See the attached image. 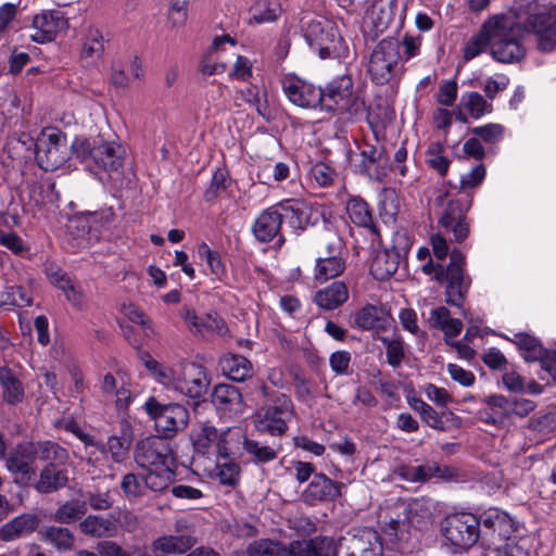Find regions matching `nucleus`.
<instances>
[{"label": "nucleus", "mask_w": 556, "mask_h": 556, "mask_svg": "<svg viewBox=\"0 0 556 556\" xmlns=\"http://www.w3.org/2000/svg\"><path fill=\"white\" fill-rule=\"evenodd\" d=\"M523 33H527L525 23L506 14L494 15L466 42L464 59L470 61L489 48L492 58L500 63L519 62L526 54L521 43Z\"/></svg>", "instance_id": "nucleus-1"}, {"label": "nucleus", "mask_w": 556, "mask_h": 556, "mask_svg": "<svg viewBox=\"0 0 556 556\" xmlns=\"http://www.w3.org/2000/svg\"><path fill=\"white\" fill-rule=\"evenodd\" d=\"M485 175V166L479 163L460 176L459 188L440 191L434 200L435 205L443 207L440 226L451 232L456 242H463L469 235L467 213L472 205L473 190L483 182Z\"/></svg>", "instance_id": "nucleus-2"}, {"label": "nucleus", "mask_w": 556, "mask_h": 556, "mask_svg": "<svg viewBox=\"0 0 556 556\" xmlns=\"http://www.w3.org/2000/svg\"><path fill=\"white\" fill-rule=\"evenodd\" d=\"M535 407V402L529 399L492 394L481 401L477 418L483 424L503 428L516 419L526 418Z\"/></svg>", "instance_id": "nucleus-3"}, {"label": "nucleus", "mask_w": 556, "mask_h": 556, "mask_svg": "<svg viewBox=\"0 0 556 556\" xmlns=\"http://www.w3.org/2000/svg\"><path fill=\"white\" fill-rule=\"evenodd\" d=\"M441 532L453 553L467 552L480 536V521L471 513L450 514L441 521Z\"/></svg>", "instance_id": "nucleus-4"}, {"label": "nucleus", "mask_w": 556, "mask_h": 556, "mask_svg": "<svg viewBox=\"0 0 556 556\" xmlns=\"http://www.w3.org/2000/svg\"><path fill=\"white\" fill-rule=\"evenodd\" d=\"M400 42L394 37H388L378 42L368 56L367 73L376 85L390 83L397 74Z\"/></svg>", "instance_id": "nucleus-5"}, {"label": "nucleus", "mask_w": 556, "mask_h": 556, "mask_svg": "<svg viewBox=\"0 0 556 556\" xmlns=\"http://www.w3.org/2000/svg\"><path fill=\"white\" fill-rule=\"evenodd\" d=\"M35 149L36 161L46 172L60 168L70 159L66 136L58 128L42 129L37 137Z\"/></svg>", "instance_id": "nucleus-6"}, {"label": "nucleus", "mask_w": 556, "mask_h": 556, "mask_svg": "<svg viewBox=\"0 0 556 556\" xmlns=\"http://www.w3.org/2000/svg\"><path fill=\"white\" fill-rule=\"evenodd\" d=\"M144 408L163 439L173 438L188 426L189 412L181 404H162L151 396L144 403Z\"/></svg>", "instance_id": "nucleus-7"}, {"label": "nucleus", "mask_w": 556, "mask_h": 556, "mask_svg": "<svg viewBox=\"0 0 556 556\" xmlns=\"http://www.w3.org/2000/svg\"><path fill=\"white\" fill-rule=\"evenodd\" d=\"M304 37L321 59L339 53L342 38L338 27L330 20L324 17L311 20L305 26Z\"/></svg>", "instance_id": "nucleus-8"}, {"label": "nucleus", "mask_w": 556, "mask_h": 556, "mask_svg": "<svg viewBox=\"0 0 556 556\" xmlns=\"http://www.w3.org/2000/svg\"><path fill=\"white\" fill-rule=\"evenodd\" d=\"M466 257L454 249L450 253V264L446 266L443 282H446L445 302L462 307L471 285V278L466 273Z\"/></svg>", "instance_id": "nucleus-9"}, {"label": "nucleus", "mask_w": 556, "mask_h": 556, "mask_svg": "<svg viewBox=\"0 0 556 556\" xmlns=\"http://www.w3.org/2000/svg\"><path fill=\"white\" fill-rule=\"evenodd\" d=\"M293 415L292 401L285 394L276 396L271 405L262 407L256 414V428L270 434H282Z\"/></svg>", "instance_id": "nucleus-10"}, {"label": "nucleus", "mask_w": 556, "mask_h": 556, "mask_svg": "<svg viewBox=\"0 0 556 556\" xmlns=\"http://www.w3.org/2000/svg\"><path fill=\"white\" fill-rule=\"evenodd\" d=\"M29 21L30 25L21 28L22 37H28L38 43L52 41L59 31L67 27V21L58 11L42 12Z\"/></svg>", "instance_id": "nucleus-11"}, {"label": "nucleus", "mask_w": 556, "mask_h": 556, "mask_svg": "<svg viewBox=\"0 0 556 556\" xmlns=\"http://www.w3.org/2000/svg\"><path fill=\"white\" fill-rule=\"evenodd\" d=\"M173 453L169 444L163 438L150 437L138 442L135 450V460L143 469L169 466Z\"/></svg>", "instance_id": "nucleus-12"}, {"label": "nucleus", "mask_w": 556, "mask_h": 556, "mask_svg": "<svg viewBox=\"0 0 556 556\" xmlns=\"http://www.w3.org/2000/svg\"><path fill=\"white\" fill-rule=\"evenodd\" d=\"M210 386V379L205 372V369L193 362L184 364L178 369V376L176 379L175 392L190 397L200 399L202 397Z\"/></svg>", "instance_id": "nucleus-13"}, {"label": "nucleus", "mask_w": 556, "mask_h": 556, "mask_svg": "<svg viewBox=\"0 0 556 556\" xmlns=\"http://www.w3.org/2000/svg\"><path fill=\"white\" fill-rule=\"evenodd\" d=\"M525 30L536 36L540 50L552 51L556 47V9L530 14Z\"/></svg>", "instance_id": "nucleus-14"}, {"label": "nucleus", "mask_w": 556, "mask_h": 556, "mask_svg": "<svg viewBox=\"0 0 556 556\" xmlns=\"http://www.w3.org/2000/svg\"><path fill=\"white\" fill-rule=\"evenodd\" d=\"M178 314L188 330L195 337L210 338L214 334L222 336L226 332V326L223 319L212 314L199 316L195 309L190 305L184 304Z\"/></svg>", "instance_id": "nucleus-15"}, {"label": "nucleus", "mask_w": 556, "mask_h": 556, "mask_svg": "<svg viewBox=\"0 0 556 556\" xmlns=\"http://www.w3.org/2000/svg\"><path fill=\"white\" fill-rule=\"evenodd\" d=\"M279 215L292 229L304 230L317 220V212L301 199H287L276 203Z\"/></svg>", "instance_id": "nucleus-16"}, {"label": "nucleus", "mask_w": 556, "mask_h": 556, "mask_svg": "<svg viewBox=\"0 0 556 556\" xmlns=\"http://www.w3.org/2000/svg\"><path fill=\"white\" fill-rule=\"evenodd\" d=\"M282 89L288 99L298 106H320L323 90L300 77L286 76L282 79Z\"/></svg>", "instance_id": "nucleus-17"}, {"label": "nucleus", "mask_w": 556, "mask_h": 556, "mask_svg": "<svg viewBox=\"0 0 556 556\" xmlns=\"http://www.w3.org/2000/svg\"><path fill=\"white\" fill-rule=\"evenodd\" d=\"M35 442L16 445L5 460L7 469L20 477L21 481L28 482L35 476V460L37 459Z\"/></svg>", "instance_id": "nucleus-18"}, {"label": "nucleus", "mask_w": 556, "mask_h": 556, "mask_svg": "<svg viewBox=\"0 0 556 556\" xmlns=\"http://www.w3.org/2000/svg\"><path fill=\"white\" fill-rule=\"evenodd\" d=\"M212 404L222 417L233 418L244 413L245 405L239 389L232 384L219 383L214 387Z\"/></svg>", "instance_id": "nucleus-19"}, {"label": "nucleus", "mask_w": 556, "mask_h": 556, "mask_svg": "<svg viewBox=\"0 0 556 556\" xmlns=\"http://www.w3.org/2000/svg\"><path fill=\"white\" fill-rule=\"evenodd\" d=\"M282 219L276 204L261 212L252 225V232L257 241L270 242L276 239V244L281 247L285 237L281 233Z\"/></svg>", "instance_id": "nucleus-20"}, {"label": "nucleus", "mask_w": 556, "mask_h": 556, "mask_svg": "<svg viewBox=\"0 0 556 556\" xmlns=\"http://www.w3.org/2000/svg\"><path fill=\"white\" fill-rule=\"evenodd\" d=\"M125 149L114 140L93 139L92 161L101 169L117 172L124 164Z\"/></svg>", "instance_id": "nucleus-21"}, {"label": "nucleus", "mask_w": 556, "mask_h": 556, "mask_svg": "<svg viewBox=\"0 0 556 556\" xmlns=\"http://www.w3.org/2000/svg\"><path fill=\"white\" fill-rule=\"evenodd\" d=\"M343 486V483L334 482L324 473H315L307 488L303 491L302 497L308 504L332 501L341 496V489Z\"/></svg>", "instance_id": "nucleus-22"}, {"label": "nucleus", "mask_w": 556, "mask_h": 556, "mask_svg": "<svg viewBox=\"0 0 556 556\" xmlns=\"http://www.w3.org/2000/svg\"><path fill=\"white\" fill-rule=\"evenodd\" d=\"M353 81L350 76L343 75L333 79L323 90L320 108L326 111L337 112L340 106L345 105L348 98L353 93Z\"/></svg>", "instance_id": "nucleus-23"}, {"label": "nucleus", "mask_w": 556, "mask_h": 556, "mask_svg": "<svg viewBox=\"0 0 556 556\" xmlns=\"http://www.w3.org/2000/svg\"><path fill=\"white\" fill-rule=\"evenodd\" d=\"M337 544L332 538L315 536L291 542L290 556H336Z\"/></svg>", "instance_id": "nucleus-24"}, {"label": "nucleus", "mask_w": 556, "mask_h": 556, "mask_svg": "<svg viewBox=\"0 0 556 556\" xmlns=\"http://www.w3.org/2000/svg\"><path fill=\"white\" fill-rule=\"evenodd\" d=\"M247 434L240 427H228L219 433L217 455L223 459L242 458Z\"/></svg>", "instance_id": "nucleus-25"}, {"label": "nucleus", "mask_w": 556, "mask_h": 556, "mask_svg": "<svg viewBox=\"0 0 556 556\" xmlns=\"http://www.w3.org/2000/svg\"><path fill=\"white\" fill-rule=\"evenodd\" d=\"M345 210L354 225L367 228L372 235H379L372 208L363 198L358 195L351 197L346 201Z\"/></svg>", "instance_id": "nucleus-26"}, {"label": "nucleus", "mask_w": 556, "mask_h": 556, "mask_svg": "<svg viewBox=\"0 0 556 556\" xmlns=\"http://www.w3.org/2000/svg\"><path fill=\"white\" fill-rule=\"evenodd\" d=\"M68 483V471L53 465H46L34 484L37 492L49 494L65 488Z\"/></svg>", "instance_id": "nucleus-27"}, {"label": "nucleus", "mask_w": 556, "mask_h": 556, "mask_svg": "<svg viewBox=\"0 0 556 556\" xmlns=\"http://www.w3.org/2000/svg\"><path fill=\"white\" fill-rule=\"evenodd\" d=\"M249 13V25L275 23L282 14V7L279 0H255Z\"/></svg>", "instance_id": "nucleus-28"}, {"label": "nucleus", "mask_w": 556, "mask_h": 556, "mask_svg": "<svg viewBox=\"0 0 556 556\" xmlns=\"http://www.w3.org/2000/svg\"><path fill=\"white\" fill-rule=\"evenodd\" d=\"M0 388L5 403L14 405L24 400V386L18 375L9 367H0Z\"/></svg>", "instance_id": "nucleus-29"}, {"label": "nucleus", "mask_w": 556, "mask_h": 556, "mask_svg": "<svg viewBox=\"0 0 556 556\" xmlns=\"http://www.w3.org/2000/svg\"><path fill=\"white\" fill-rule=\"evenodd\" d=\"M349 299V290L344 282L334 281L328 287L317 291L314 296L315 303L327 311L341 306Z\"/></svg>", "instance_id": "nucleus-30"}, {"label": "nucleus", "mask_w": 556, "mask_h": 556, "mask_svg": "<svg viewBox=\"0 0 556 556\" xmlns=\"http://www.w3.org/2000/svg\"><path fill=\"white\" fill-rule=\"evenodd\" d=\"M197 544V539L190 533L164 535L153 542L154 551L163 554H184Z\"/></svg>", "instance_id": "nucleus-31"}, {"label": "nucleus", "mask_w": 556, "mask_h": 556, "mask_svg": "<svg viewBox=\"0 0 556 556\" xmlns=\"http://www.w3.org/2000/svg\"><path fill=\"white\" fill-rule=\"evenodd\" d=\"M38 520L33 515H21L7 522L0 530L2 541H13L35 531Z\"/></svg>", "instance_id": "nucleus-32"}, {"label": "nucleus", "mask_w": 556, "mask_h": 556, "mask_svg": "<svg viewBox=\"0 0 556 556\" xmlns=\"http://www.w3.org/2000/svg\"><path fill=\"white\" fill-rule=\"evenodd\" d=\"M344 256H319L315 262L314 280L320 283L339 277L345 270Z\"/></svg>", "instance_id": "nucleus-33"}, {"label": "nucleus", "mask_w": 556, "mask_h": 556, "mask_svg": "<svg viewBox=\"0 0 556 556\" xmlns=\"http://www.w3.org/2000/svg\"><path fill=\"white\" fill-rule=\"evenodd\" d=\"M513 342L518 346L527 362H545L551 356L539 339L528 333H516Z\"/></svg>", "instance_id": "nucleus-34"}, {"label": "nucleus", "mask_w": 556, "mask_h": 556, "mask_svg": "<svg viewBox=\"0 0 556 556\" xmlns=\"http://www.w3.org/2000/svg\"><path fill=\"white\" fill-rule=\"evenodd\" d=\"M291 543H285L270 540L258 539L251 542L245 549L248 556H290Z\"/></svg>", "instance_id": "nucleus-35"}, {"label": "nucleus", "mask_w": 556, "mask_h": 556, "mask_svg": "<svg viewBox=\"0 0 556 556\" xmlns=\"http://www.w3.org/2000/svg\"><path fill=\"white\" fill-rule=\"evenodd\" d=\"M404 516L407 526L421 529L431 522L432 511L428 502L416 498L404 506Z\"/></svg>", "instance_id": "nucleus-36"}, {"label": "nucleus", "mask_w": 556, "mask_h": 556, "mask_svg": "<svg viewBox=\"0 0 556 556\" xmlns=\"http://www.w3.org/2000/svg\"><path fill=\"white\" fill-rule=\"evenodd\" d=\"M222 368L224 374L233 381H244L252 376V364L242 355L225 356L222 361Z\"/></svg>", "instance_id": "nucleus-37"}, {"label": "nucleus", "mask_w": 556, "mask_h": 556, "mask_svg": "<svg viewBox=\"0 0 556 556\" xmlns=\"http://www.w3.org/2000/svg\"><path fill=\"white\" fill-rule=\"evenodd\" d=\"M279 450L274 445L261 443L254 439L247 438L243 456L247 455L249 460L256 465H264L275 460L278 457Z\"/></svg>", "instance_id": "nucleus-38"}, {"label": "nucleus", "mask_w": 556, "mask_h": 556, "mask_svg": "<svg viewBox=\"0 0 556 556\" xmlns=\"http://www.w3.org/2000/svg\"><path fill=\"white\" fill-rule=\"evenodd\" d=\"M35 444L38 459L48 462V465L59 467L66 464L70 458L68 451L56 442L38 441Z\"/></svg>", "instance_id": "nucleus-39"}, {"label": "nucleus", "mask_w": 556, "mask_h": 556, "mask_svg": "<svg viewBox=\"0 0 556 556\" xmlns=\"http://www.w3.org/2000/svg\"><path fill=\"white\" fill-rule=\"evenodd\" d=\"M219 433L214 426L206 422L201 424L192 433L194 451L201 455L208 454L213 444L217 446Z\"/></svg>", "instance_id": "nucleus-40"}, {"label": "nucleus", "mask_w": 556, "mask_h": 556, "mask_svg": "<svg viewBox=\"0 0 556 556\" xmlns=\"http://www.w3.org/2000/svg\"><path fill=\"white\" fill-rule=\"evenodd\" d=\"M143 473L148 491L163 492L174 481L175 473L169 466L146 468Z\"/></svg>", "instance_id": "nucleus-41"}, {"label": "nucleus", "mask_w": 556, "mask_h": 556, "mask_svg": "<svg viewBox=\"0 0 556 556\" xmlns=\"http://www.w3.org/2000/svg\"><path fill=\"white\" fill-rule=\"evenodd\" d=\"M382 545L376 532L367 531L359 539L353 540L352 551L348 556H381Z\"/></svg>", "instance_id": "nucleus-42"}, {"label": "nucleus", "mask_w": 556, "mask_h": 556, "mask_svg": "<svg viewBox=\"0 0 556 556\" xmlns=\"http://www.w3.org/2000/svg\"><path fill=\"white\" fill-rule=\"evenodd\" d=\"M87 513L85 500L72 498L58 507L53 518L60 523H71L80 519Z\"/></svg>", "instance_id": "nucleus-43"}, {"label": "nucleus", "mask_w": 556, "mask_h": 556, "mask_svg": "<svg viewBox=\"0 0 556 556\" xmlns=\"http://www.w3.org/2000/svg\"><path fill=\"white\" fill-rule=\"evenodd\" d=\"M444 144L440 141L429 143L426 151V164L444 177L450 168L451 161L444 155Z\"/></svg>", "instance_id": "nucleus-44"}, {"label": "nucleus", "mask_w": 556, "mask_h": 556, "mask_svg": "<svg viewBox=\"0 0 556 556\" xmlns=\"http://www.w3.org/2000/svg\"><path fill=\"white\" fill-rule=\"evenodd\" d=\"M355 325L363 330H374L383 326V311L375 305H366L361 308L354 318Z\"/></svg>", "instance_id": "nucleus-45"}, {"label": "nucleus", "mask_w": 556, "mask_h": 556, "mask_svg": "<svg viewBox=\"0 0 556 556\" xmlns=\"http://www.w3.org/2000/svg\"><path fill=\"white\" fill-rule=\"evenodd\" d=\"M121 490L128 501H136L147 495L148 489L143 475L128 472L123 476Z\"/></svg>", "instance_id": "nucleus-46"}, {"label": "nucleus", "mask_w": 556, "mask_h": 556, "mask_svg": "<svg viewBox=\"0 0 556 556\" xmlns=\"http://www.w3.org/2000/svg\"><path fill=\"white\" fill-rule=\"evenodd\" d=\"M462 103L464 110L473 119H479L483 115L491 113L493 110V105L488 102L482 94L476 91L463 94Z\"/></svg>", "instance_id": "nucleus-47"}, {"label": "nucleus", "mask_w": 556, "mask_h": 556, "mask_svg": "<svg viewBox=\"0 0 556 556\" xmlns=\"http://www.w3.org/2000/svg\"><path fill=\"white\" fill-rule=\"evenodd\" d=\"M144 364L159 383L163 384L168 390H175L178 370L165 366L151 357L148 358Z\"/></svg>", "instance_id": "nucleus-48"}, {"label": "nucleus", "mask_w": 556, "mask_h": 556, "mask_svg": "<svg viewBox=\"0 0 556 556\" xmlns=\"http://www.w3.org/2000/svg\"><path fill=\"white\" fill-rule=\"evenodd\" d=\"M42 535L48 543L58 549L68 551L74 545V535L67 528L47 527L42 531Z\"/></svg>", "instance_id": "nucleus-49"}, {"label": "nucleus", "mask_w": 556, "mask_h": 556, "mask_svg": "<svg viewBox=\"0 0 556 556\" xmlns=\"http://www.w3.org/2000/svg\"><path fill=\"white\" fill-rule=\"evenodd\" d=\"M198 255L202 261L206 262L212 275H214L217 279H222L225 276L226 269L219 253L211 250V248L205 242H202L198 245Z\"/></svg>", "instance_id": "nucleus-50"}, {"label": "nucleus", "mask_w": 556, "mask_h": 556, "mask_svg": "<svg viewBox=\"0 0 556 556\" xmlns=\"http://www.w3.org/2000/svg\"><path fill=\"white\" fill-rule=\"evenodd\" d=\"M469 131L486 144H496L504 138L505 127L497 123H489L473 127Z\"/></svg>", "instance_id": "nucleus-51"}, {"label": "nucleus", "mask_w": 556, "mask_h": 556, "mask_svg": "<svg viewBox=\"0 0 556 556\" xmlns=\"http://www.w3.org/2000/svg\"><path fill=\"white\" fill-rule=\"evenodd\" d=\"M217 479L218 481L228 486H235L239 483L241 468L236 462V458L225 459V463L217 464Z\"/></svg>", "instance_id": "nucleus-52"}, {"label": "nucleus", "mask_w": 556, "mask_h": 556, "mask_svg": "<svg viewBox=\"0 0 556 556\" xmlns=\"http://www.w3.org/2000/svg\"><path fill=\"white\" fill-rule=\"evenodd\" d=\"M80 530L87 535L101 538L112 529V522L103 517L88 516L80 522Z\"/></svg>", "instance_id": "nucleus-53"}, {"label": "nucleus", "mask_w": 556, "mask_h": 556, "mask_svg": "<svg viewBox=\"0 0 556 556\" xmlns=\"http://www.w3.org/2000/svg\"><path fill=\"white\" fill-rule=\"evenodd\" d=\"M380 341L386 346L388 364L393 368L399 367L405 357L403 340L401 338L390 339L387 337H381Z\"/></svg>", "instance_id": "nucleus-54"}, {"label": "nucleus", "mask_w": 556, "mask_h": 556, "mask_svg": "<svg viewBox=\"0 0 556 556\" xmlns=\"http://www.w3.org/2000/svg\"><path fill=\"white\" fill-rule=\"evenodd\" d=\"M396 269V262L388 253L378 254L371 264V273L379 280L388 279Z\"/></svg>", "instance_id": "nucleus-55"}, {"label": "nucleus", "mask_w": 556, "mask_h": 556, "mask_svg": "<svg viewBox=\"0 0 556 556\" xmlns=\"http://www.w3.org/2000/svg\"><path fill=\"white\" fill-rule=\"evenodd\" d=\"M8 228L7 216H0V244L15 254L22 253L24 251L23 240Z\"/></svg>", "instance_id": "nucleus-56"}, {"label": "nucleus", "mask_w": 556, "mask_h": 556, "mask_svg": "<svg viewBox=\"0 0 556 556\" xmlns=\"http://www.w3.org/2000/svg\"><path fill=\"white\" fill-rule=\"evenodd\" d=\"M104 51L103 36L98 29H90L83 47V56L99 59Z\"/></svg>", "instance_id": "nucleus-57"}, {"label": "nucleus", "mask_w": 556, "mask_h": 556, "mask_svg": "<svg viewBox=\"0 0 556 556\" xmlns=\"http://www.w3.org/2000/svg\"><path fill=\"white\" fill-rule=\"evenodd\" d=\"M189 0H172L167 20L172 27H182L188 18Z\"/></svg>", "instance_id": "nucleus-58"}, {"label": "nucleus", "mask_w": 556, "mask_h": 556, "mask_svg": "<svg viewBox=\"0 0 556 556\" xmlns=\"http://www.w3.org/2000/svg\"><path fill=\"white\" fill-rule=\"evenodd\" d=\"M22 9L20 2H5L0 5V35L4 34L13 22L20 21Z\"/></svg>", "instance_id": "nucleus-59"}, {"label": "nucleus", "mask_w": 556, "mask_h": 556, "mask_svg": "<svg viewBox=\"0 0 556 556\" xmlns=\"http://www.w3.org/2000/svg\"><path fill=\"white\" fill-rule=\"evenodd\" d=\"M230 186V178L225 169L218 168L214 172L211 185L205 191V199L207 201L215 199L218 194L224 192Z\"/></svg>", "instance_id": "nucleus-60"}, {"label": "nucleus", "mask_w": 556, "mask_h": 556, "mask_svg": "<svg viewBox=\"0 0 556 556\" xmlns=\"http://www.w3.org/2000/svg\"><path fill=\"white\" fill-rule=\"evenodd\" d=\"M359 156L363 172H369L370 168L382 157L383 150L375 146L364 143L359 146Z\"/></svg>", "instance_id": "nucleus-61"}, {"label": "nucleus", "mask_w": 556, "mask_h": 556, "mask_svg": "<svg viewBox=\"0 0 556 556\" xmlns=\"http://www.w3.org/2000/svg\"><path fill=\"white\" fill-rule=\"evenodd\" d=\"M101 450L110 453L115 463H122L128 454V444L125 439L113 435L109 438L106 445H101Z\"/></svg>", "instance_id": "nucleus-62"}, {"label": "nucleus", "mask_w": 556, "mask_h": 556, "mask_svg": "<svg viewBox=\"0 0 556 556\" xmlns=\"http://www.w3.org/2000/svg\"><path fill=\"white\" fill-rule=\"evenodd\" d=\"M86 503L90 505L92 509L96 510H106L113 506L114 500L111 494V491H88L86 494Z\"/></svg>", "instance_id": "nucleus-63"}, {"label": "nucleus", "mask_w": 556, "mask_h": 556, "mask_svg": "<svg viewBox=\"0 0 556 556\" xmlns=\"http://www.w3.org/2000/svg\"><path fill=\"white\" fill-rule=\"evenodd\" d=\"M309 175L318 186L328 187L333 182L336 172L328 164L318 162L311 167Z\"/></svg>", "instance_id": "nucleus-64"}]
</instances>
